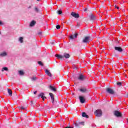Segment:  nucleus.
Returning a JSON list of instances; mask_svg holds the SVG:
<instances>
[{"mask_svg": "<svg viewBox=\"0 0 128 128\" xmlns=\"http://www.w3.org/2000/svg\"><path fill=\"white\" fill-rule=\"evenodd\" d=\"M94 114L96 116L100 118L102 116V110L100 109H98L94 112Z\"/></svg>", "mask_w": 128, "mask_h": 128, "instance_id": "obj_1", "label": "nucleus"}, {"mask_svg": "<svg viewBox=\"0 0 128 128\" xmlns=\"http://www.w3.org/2000/svg\"><path fill=\"white\" fill-rule=\"evenodd\" d=\"M90 36H85L82 39V42L84 44H87V42H90Z\"/></svg>", "mask_w": 128, "mask_h": 128, "instance_id": "obj_2", "label": "nucleus"}, {"mask_svg": "<svg viewBox=\"0 0 128 128\" xmlns=\"http://www.w3.org/2000/svg\"><path fill=\"white\" fill-rule=\"evenodd\" d=\"M106 92H108V94H116L114 90L110 88H106Z\"/></svg>", "mask_w": 128, "mask_h": 128, "instance_id": "obj_3", "label": "nucleus"}, {"mask_svg": "<svg viewBox=\"0 0 128 128\" xmlns=\"http://www.w3.org/2000/svg\"><path fill=\"white\" fill-rule=\"evenodd\" d=\"M114 114L117 118H122V112H120L118 110L114 111Z\"/></svg>", "mask_w": 128, "mask_h": 128, "instance_id": "obj_4", "label": "nucleus"}, {"mask_svg": "<svg viewBox=\"0 0 128 128\" xmlns=\"http://www.w3.org/2000/svg\"><path fill=\"white\" fill-rule=\"evenodd\" d=\"M71 16H72L74 18H80V15L78 14H76L74 12H72L71 13Z\"/></svg>", "mask_w": 128, "mask_h": 128, "instance_id": "obj_5", "label": "nucleus"}, {"mask_svg": "<svg viewBox=\"0 0 128 128\" xmlns=\"http://www.w3.org/2000/svg\"><path fill=\"white\" fill-rule=\"evenodd\" d=\"M78 33H75L74 34L71 35L70 36V40H74V38H78Z\"/></svg>", "mask_w": 128, "mask_h": 128, "instance_id": "obj_6", "label": "nucleus"}, {"mask_svg": "<svg viewBox=\"0 0 128 128\" xmlns=\"http://www.w3.org/2000/svg\"><path fill=\"white\" fill-rule=\"evenodd\" d=\"M80 124H82V126H84V122H76L74 124L75 126H76L77 128H78Z\"/></svg>", "mask_w": 128, "mask_h": 128, "instance_id": "obj_7", "label": "nucleus"}, {"mask_svg": "<svg viewBox=\"0 0 128 128\" xmlns=\"http://www.w3.org/2000/svg\"><path fill=\"white\" fill-rule=\"evenodd\" d=\"M114 50H117V52H122V48L120 46H115Z\"/></svg>", "mask_w": 128, "mask_h": 128, "instance_id": "obj_8", "label": "nucleus"}, {"mask_svg": "<svg viewBox=\"0 0 128 128\" xmlns=\"http://www.w3.org/2000/svg\"><path fill=\"white\" fill-rule=\"evenodd\" d=\"M85 78H86L83 74H80L78 78V80H84Z\"/></svg>", "mask_w": 128, "mask_h": 128, "instance_id": "obj_9", "label": "nucleus"}, {"mask_svg": "<svg viewBox=\"0 0 128 128\" xmlns=\"http://www.w3.org/2000/svg\"><path fill=\"white\" fill-rule=\"evenodd\" d=\"M44 96V94L43 92H41L38 96H40L42 98V99L43 100H44V98H46V97Z\"/></svg>", "mask_w": 128, "mask_h": 128, "instance_id": "obj_10", "label": "nucleus"}, {"mask_svg": "<svg viewBox=\"0 0 128 128\" xmlns=\"http://www.w3.org/2000/svg\"><path fill=\"white\" fill-rule=\"evenodd\" d=\"M55 56L56 58H58V60H62V58H64L63 56L60 55L58 54H55Z\"/></svg>", "mask_w": 128, "mask_h": 128, "instance_id": "obj_11", "label": "nucleus"}, {"mask_svg": "<svg viewBox=\"0 0 128 128\" xmlns=\"http://www.w3.org/2000/svg\"><path fill=\"white\" fill-rule=\"evenodd\" d=\"M45 72L47 74V76H50V77L52 76V73L50 72V70H48L46 69L45 70Z\"/></svg>", "mask_w": 128, "mask_h": 128, "instance_id": "obj_12", "label": "nucleus"}, {"mask_svg": "<svg viewBox=\"0 0 128 128\" xmlns=\"http://www.w3.org/2000/svg\"><path fill=\"white\" fill-rule=\"evenodd\" d=\"M79 98L80 100V102H81V104H84L86 102V100H84V97L82 96H80L79 97Z\"/></svg>", "mask_w": 128, "mask_h": 128, "instance_id": "obj_13", "label": "nucleus"}, {"mask_svg": "<svg viewBox=\"0 0 128 128\" xmlns=\"http://www.w3.org/2000/svg\"><path fill=\"white\" fill-rule=\"evenodd\" d=\"M70 54L68 53H64L63 56V58H70Z\"/></svg>", "mask_w": 128, "mask_h": 128, "instance_id": "obj_14", "label": "nucleus"}, {"mask_svg": "<svg viewBox=\"0 0 128 128\" xmlns=\"http://www.w3.org/2000/svg\"><path fill=\"white\" fill-rule=\"evenodd\" d=\"M36 24V22L34 20H32L30 23V26H34V24Z\"/></svg>", "mask_w": 128, "mask_h": 128, "instance_id": "obj_15", "label": "nucleus"}, {"mask_svg": "<svg viewBox=\"0 0 128 128\" xmlns=\"http://www.w3.org/2000/svg\"><path fill=\"white\" fill-rule=\"evenodd\" d=\"M82 118H88V115L86 114V113L85 112H82Z\"/></svg>", "mask_w": 128, "mask_h": 128, "instance_id": "obj_16", "label": "nucleus"}, {"mask_svg": "<svg viewBox=\"0 0 128 128\" xmlns=\"http://www.w3.org/2000/svg\"><path fill=\"white\" fill-rule=\"evenodd\" d=\"M8 56V53H6V52L0 54V56L4 57V56Z\"/></svg>", "mask_w": 128, "mask_h": 128, "instance_id": "obj_17", "label": "nucleus"}, {"mask_svg": "<svg viewBox=\"0 0 128 128\" xmlns=\"http://www.w3.org/2000/svg\"><path fill=\"white\" fill-rule=\"evenodd\" d=\"M49 88H50V90H52L53 92H56V88L52 86H49Z\"/></svg>", "mask_w": 128, "mask_h": 128, "instance_id": "obj_18", "label": "nucleus"}, {"mask_svg": "<svg viewBox=\"0 0 128 128\" xmlns=\"http://www.w3.org/2000/svg\"><path fill=\"white\" fill-rule=\"evenodd\" d=\"M90 18L92 20H94L96 19V16H94L92 14H91L90 15Z\"/></svg>", "mask_w": 128, "mask_h": 128, "instance_id": "obj_19", "label": "nucleus"}, {"mask_svg": "<svg viewBox=\"0 0 128 128\" xmlns=\"http://www.w3.org/2000/svg\"><path fill=\"white\" fill-rule=\"evenodd\" d=\"M8 92L9 96H12V90L8 88Z\"/></svg>", "mask_w": 128, "mask_h": 128, "instance_id": "obj_20", "label": "nucleus"}, {"mask_svg": "<svg viewBox=\"0 0 128 128\" xmlns=\"http://www.w3.org/2000/svg\"><path fill=\"white\" fill-rule=\"evenodd\" d=\"M4 70H6V72H8V68L6 67H4L2 69V72H4Z\"/></svg>", "mask_w": 128, "mask_h": 128, "instance_id": "obj_21", "label": "nucleus"}, {"mask_svg": "<svg viewBox=\"0 0 128 128\" xmlns=\"http://www.w3.org/2000/svg\"><path fill=\"white\" fill-rule=\"evenodd\" d=\"M80 90L82 92H86V88H83L80 89Z\"/></svg>", "mask_w": 128, "mask_h": 128, "instance_id": "obj_22", "label": "nucleus"}, {"mask_svg": "<svg viewBox=\"0 0 128 128\" xmlns=\"http://www.w3.org/2000/svg\"><path fill=\"white\" fill-rule=\"evenodd\" d=\"M18 72L20 76H24V71L22 70H20Z\"/></svg>", "mask_w": 128, "mask_h": 128, "instance_id": "obj_23", "label": "nucleus"}, {"mask_svg": "<svg viewBox=\"0 0 128 128\" xmlns=\"http://www.w3.org/2000/svg\"><path fill=\"white\" fill-rule=\"evenodd\" d=\"M23 40H24V38H22V37H20V42H21V43L24 42Z\"/></svg>", "mask_w": 128, "mask_h": 128, "instance_id": "obj_24", "label": "nucleus"}, {"mask_svg": "<svg viewBox=\"0 0 128 128\" xmlns=\"http://www.w3.org/2000/svg\"><path fill=\"white\" fill-rule=\"evenodd\" d=\"M57 13L58 14H62V10H59L57 11Z\"/></svg>", "mask_w": 128, "mask_h": 128, "instance_id": "obj_25", "label": "nucleus"}, {"mask_svg": "<svg viewBox=\"0 0 128 128\" xmlns=\"http://www.w3.org/2000/svg\"><path fill=\"white\" fill-rule=\"evenodd\" d=\"M51 98H52L54 97V94L52 93H50L49 94Z\"/></svg>", "mask_w": 128, "mask_h": 128, "instance_id": "obj_26", "label": "nucleus"}, {"mask_svg": "<svg viewBox=\"0 0 128 128\" xmlns=\"http://www.w3.org/2000/svg\"><path fill=\"white\" fill-rule=\"evenodd\" d=\"M18 108H19V110H26V108H24V106H19V107H18Z\"/></svg>", "mask_w": 128, "mask_h": 128, "instance_id": "obj_27", "label": "nucleus"}, {"mask_svg": "<svg viewBox=\"0 0 128 128\" xmlns=\"http://www.w3.org/2000/svg\"><path fill=\"white\" fill-rule=\"evenodd\" d=\"M35 12H40V10H38V8H34Z\"/></svg>", "mask_w": 128, "mask_h": 128, "instance_id": "obj_28", "label": "nucleus"}, {"mask_svg": "<svg viewBox=\"0 0 128 128\" xmlns=\"http://www.w3.org/2000/svg\"><path fill=\"white\" fill-rule=\"evenodd\" d=\"M56 28H57V30H60V25H57L56 26Z\"/></svg>", "mask_w": 128, "mask_h": 128, "instance_id": "obj_29", "label": "nucleus"}, {"mask_svg": "<svg viewBox=\"0 0 128 128\" xmlns=\"http://www.w3.org/2000/svg\"><path fill=\"white\" fill-rule=\"evenodd\" d=\"M51 99H52V103L54 104V97L51 98Z\"/></svg>", "mask_w": 128, "mask_h": 128, "instance_id": "obj_30", "label": "nucleus"}, {"mask_svg": "<svg viewBox=\"0 0 128 128\" xmlns=\"http://www.w3.org/2000/svg\"><path fill=\"white\" fill-rule=\"evenodd\" d=\"M38 64H40V66H42V63L40 61L38 62Z\"/></svg>", "mask_w": 128, "mask_h": 128, "instance_id": "obj_31", "label": "nucleus"}, {"mask_svg": "<svg viewBox=\"0 0 128 128\" xmlns=\"http://www.w3.org/2000/svg\"><path fill=\"white\" fill-rule=\"evenodd\" d=\"M117 85L118 86H122V82H117Z\"/></svg>", "mask_w": 128, "mask_h": 128, "instance_id": "obj_32", "label": "nucleus"}, {"mask_svg": "<svg viewBox=\"0 0 128 128\" xmlns=\"http://www.w3.org/2000/svg\"><path fill=\"white\" fill-rule=\"evenodd\" d=\"M32 80H36V77H33Z\"/></svg>", "mask_w": 128, "mask_h": 128, "instance_id": "obj_33", "label": "nucleus"}, {"mask_svg": "<svg viewBox=\"0 0 128 128\" xmlns=\"http://www.w3.org/2000/svg\"><path fill=\"white\" fill-rule=\"evenodd\" d=\"M65 128H74V127H72L70 126H67L65 127Z\"/></svg>", "mask_w": 128, "mask_h": 128, "instance_id": "obj_34", "label": "nucleus"}, {"mask_svg": "<svg viewBox=\"0 0 128 128\" xmlns=\"http://www.w3.org/2000/svg\"><path fill=\"white\" fill-rule=\"evenodd\" d=\"M115 8H117V10H120V7L116 6H115Z\"/></svg>", "mask_w": 128, "mask_h": 128, "instance_id": "obj_35", "label": "nucleus"}, {"mask_svg": "<svg viewBox=\"0 0 128 128\" xmlns=\"http://www.w3.org/2000/svg\"><path fill=\"white\" fill-rule=\"evenodd\" d=\"M84 11V12H88V8H85Z\"/></svg>", "mask_w": 128, "mask_h": 128, "instance_id": "obj_36", "label": "nucleus"}, {"mask_svg": "<svg viewBox=\"0 0 128 128\" xmlns=\"http://www.w3.org/2000/svg\"><path fill=\"white\" fill-rule=\"evenodd\" d=\"M37 92H38L37 91H35V92H34V94H36Z\"/></svg>", "mask_w": 128, "mask_h": 128, "instance_id": "obj_37", "label": "nucleus"}, {"mask_svg": "<svg viewBox=\"0 0 128 128\" xmlns=\"http://www.w3.org/2000/svg\"><path fill=\"white\" fill-rule=\"evenodd\" d=\"M2 22L0 21V25L2 26Z\"/></svg>", "mask_w": 128, "mask_h": 128, "instance_id": "obj_38", "label": "nucleus"}, {"mask_svg": "<svg viewBox=\"0 0 128 128\" xmlns=\"http://www.w3.org/2000/svg\"><path fill=\"white\" fill-rule=\"evenodd\" d=\"M32 8V6H30L28 7V8Z\"/></svg>", "mask_w": 128, "mask_h": 128, "instance_id": "obj_39", "label": "nucleus"}, {"mask_svg": "<svg viewBox=\"0 0 128 128\" xmlns=\"http://www.w3.org/2000/svg\"><path fill=\"white\" fill-rule=\"evenodd\" d=\"M32 104V101H31Z\"/></svg>", "mask_w": 128, "mask_h": 128, "instance_id": "obj_40", "label": "nucleus"}, {"mask_svg": "<svg viewBox=\"0 0 128 128\" xmlns=\"http://www.w3.org/2000/svg\"><path fill=\"white\" fill-rule=\"evenodd\" d=\"M38 2L40 1V0H37Z\"/></svg>", "mask_w": 128, "mask_h": 128, "instance_id": "obj_41", "label": "nucleus"}, {"mask_svg": "<svg viewBox=\"0 0 128 128\" xmlns=\"http://www.w3.org/2000/svg\"><path fill=\"white\" fill-rule=\"evenodd\" d=\"M0 34H1V33H0Z\"/></svg>", "mask_w": 128, "mask_h": 128, "instance_id": "obj_42", "label": "nucleus"}, {"mask_svg": "<svg viewBox=\"0 0 128 128\" xmlns=\"http://www.w3.org/2000/svg\"><path fill=\"white\" fill-rule=\"evenodd\" d=\"M52 44H54V42H52Z\"/></svg>", "mask_w": 128, "mask_h": 128, "instance_id": "obj_43", "label": "nucleus"}]
</instances>
